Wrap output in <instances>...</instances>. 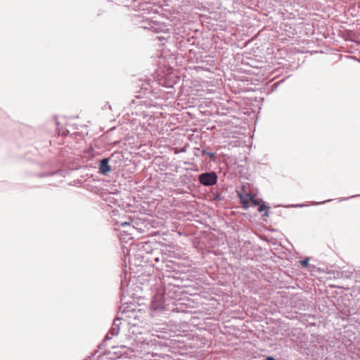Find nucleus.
Segmentation results:
<instances>
[{
	"instance_id": "f257e3e1",
	"label": "nucleus",
	"mask_w": 360,
	"mask_h": 360,
	"mask_svg": "<svg viewBox=\"0 0 360 360\" xmlns=\"http://www.w3.org/2000/svg\"><path fill=\"white\" fill-rule=\"evenodd\" d=\"M258 91V89H256L249 86V110L251 109V112L249 111V117H255L257 120V114L259 112L263 101L262 96L255 95Z\"/></svg>"
},
{
	"instance_id": "f03ea898",
	"label": "nucleus",
	"mask_w": 360,
	"mask_h": 360,
	"mask_svg": "<svg viewBox=\"0 0 360 360\" xmlns=\"http://www.w3.org/2000/svg\"><path fill=\"white\" fill-rule=\"evenodd\" d=\"M256 209L258 212H263V217H268L270 207L261 198H256V194L252 192L249 186V209Z\"/></svg>"
},
{
	"instance_id": "7ed1b4c3",
	"label": "nucleus",
	"mask_w": 360,
	"mask_h": 360,
	"mask_svg": "<svg viewBox=\"0 0 360 360\" xmlns=\"http://www.w3.org/2000/svg\"><path fill=\"white\" fill-rule=\"evenodd\" d=\"M117 225L120 224L124 229L122 232L126 234L127 236V239L133 238L132 235H134L135 230L136 229L134 226V222L133 220L130 221L121 220L120 221H116Z\"/></svg>"
},
{
	"instance_id": "20e7f679",
	"label": "nucleus",
	"mask_w": 360,
	"mask_h": 360,
	"mask_svg": "<svg viewBox=\"0 0 360 360\" xmlns=\"http://www.w3.org/2000/svg\"><path fill=\"white\" fill-rule=\"evenodd\" d=\"M198 180L204 186H213L217 183V176L214 172L202 173L199 175Z\"/></svg>"
},
{
	"instance_id": "39448f33",
	"label": "nucleus",
	"mask_w": 360,
	"mask_h": 360,
	"mask_svg": "<svg viewBox=\"0 0 360 360\" xmlns=\"http://www.w3.org/2000/svg\"><path fill=\"white\" fill-rule=\"evenodd\" d=\"M121 324V319L117 318L114 320L112 327L110 328L109 332L105 337V340H110L114 335H116L119 333L120 331V326Z\"/></svg>"
},
{
	"instance_id": "423d86ee",
	"label": "nucleus",
	"mask_w": 360,
	"mask_h": 360,
	"mask_svg": "<svg viewBox=\"0 0 360 360\" xmlns=\"http://www.w3.org/2000/svg\"><path fill=\"white\" fill-rule=\"evenodd\" d=\"M237 194L240 198V202L245 209L248 208V192L246 191L245 185H242L240 188L237 190Z\"/></svg>"
},
{
	"instance_id": "0eeeda50",
	"label": "nucleus",
	"mask_w": 360,
	"mask_h": 360,
	"mask_svg": "<svg viewBox=\"0 0 360 360\" xmlns=\"http://www.w3.org/2000/svg\"><path fill=\"white\" fill-rule=\"evenodd\" d=\"M151 309L153 310H162L164 309V302L161 295H156L151 303Z\"/></svg>"
},
{
	"instance_id": "6e6552de",
	"label": "nucleus",
	"mask_w": 360,
	"mask_h": 360,
	"mask_svg": "<svg viewBox=\"0 0 360 360\" xmlns=\"http://www.w3.org/2000/svg\"><path fill=\"white\" fill-rule=\"evenodd\" d=\"M249 66L253 68V70H249V71H248L249 83L251 82L252 84H253V79L250 77L252 75L257 76V78L255 79L256 82H257L258 83L262 82V80H263L262 76L264 75L263 73H260V70H259L258 68H256L255 70V66H253V65L251 64L250 62H249Z\"/></svg>"
},
{
	"instance_id": "1a4fd4ad",
	"label": "nucleus",
	"mask_w": 360,
	"mask_h": 360,
	"mask_svg": "<svg viewBox=\"0 0 360 360\" xmlns=\"http://www.w3.org/2000/svg\"><path fill=\"white\" fill-rule=\"evenodd\" d=\"M99 169L102 174H105L110 170V167L108 165V159H103L99 165Z\"/></svg>"
},
{
	"instance_id": "9d476101",
	"label": "nucleus",
	"mask_w": 360,
	"mask_h": 360,
	"mask_svg": "<svg viewBox=\"0 0 360 360\" xmlns=\"http://www.w3.org/2000/svg\"><path fill=\"white\" fill-rule=\"evenodd\" d=\"M353 275V271H342L341 272L338 273V277L339 278H351Z\"/></svg>"
},
{
	"instance_id": "9b49d317",
	"label": "nucleus",
	"mask_w": 360,
	"mask_h": 360,
	"mask_svg": "<svg viewBox=\"0 0 360 360\" xmlns=\"http://www.w3.org/2000/svg\"><path fill=\"white\" fill-rule=\"evenodd\" d=\"M309 258L307 257L303 260L300 261V264L302 267H307L308 266Z\"/></svg>"
},
{
	"instance_id": "f8f14e48",
	"label": "nucleus",
	"mask_w": 360,
	"mask_h": 360,
	"mask_svg": "<svg viewBox=\"0 0 360 360\" xmlns=\"http://www.w3.org/2000/svg\"><path fill=\"white\" fill-rule=\"evenodd\" d=\"M129 318L134 317L135 319H137L138 315L136 314V312L134 311H132L130 312V314L128 316Z\"/></svg>"
},
{
	"instance_id": "ddd939ff",
	"label": "nucleus",
	"mask_w": 360,
	"mask_h": 360,
	"mask_svg": "<svg viewBox=\"0 0 360 360\" xmlns=\"http://www.w3.org/2000/svg\"><path fill=\"white\" fill-rule=\"evenodd\" d=\"M359 196H360V195H352L351 197H349V198H342L341 200H348L349 198H356V197H359Z\"/></svg>"
},
{
	"instance_id": "4468645a",
	"label": "nucleus",
	"mask_w": 360,
	"mask_h": 360,
	"mask_svg": "<svg viewBox=\"0 0 360 360\" xmlns=\"http://www.w3.org/2000/svg\"><path fill=\"white\" fill-rule=\"evenodd\" d=\"M329 201H330V200H324V201L321 202H314V205L323 204V203H325V202H329Z\"/></svg>"
},
{
	"instance_id": "2eb2a0df",
	"label": "nucleus",
	"mask_w": 360,
	"mask_h": 360,
	"mask_svg": "<svg viewBox=\"0 0 360 360\" xmlns=\"http://www.w3.org/2000/svg\"><path fill=\"white\" fill-rule=\"evenodd\" d=\"M304 204H297V205H292V207H304Z\"/></svg>"
},
{
	"instance_id": "dca6fc26",
	"label": "nucleus",
	"mask_w": 360,
	"mask_h": 360,
	"mask_svg": "<svg viewBox=\"0 0 360 360\" xmlns=\"http://www.w3.org/2000/svg\"><path fill=\"white\" fill-rule=\"evenodd\" d=\"M264 360H276L273 356H269Z\"/></svg>"
},
{
	"instance_id": "f3484780",
	"label": "nucleus",
	"mask_w": 360,
	"mask_h": 360,
	"mask_svg": "<svg viewBox=\"0 0 360 360\" xmlns=\"http://www.w3.org/2000/svg\"><path fill=\"white\" fill-rule=\"evenodd\" d=\"M121 290H122V294L124 293V286H123V283H122V285H121Z\"/></svg>"
},
{
	"instance_id": "a211bd4d",
	"label": "nucleus",
	"mask_w": 360,
	"mask_h": 360,
	"mask_svg": "<svg viewBox=\"0 0 360 360\" xmlns=\"http://www.w3.org/2000/svg\"><path fill=\"white\" fill-rule=\"evenodd\" d=\"M248 147H249V150L251 149V145L249 143L248 145Z\"/></svg>"
},
{
	"instance_id": "6ab92c4d",
	"label": "nucleus",
	"mask_w": 360,
	"mask_h": 360,
	"mask_svg": "<svg viewBox=\"0 0 360 360\" xmlns=\"http://www.w3.org/2000/svg\"><path fill=\"white\" fill-rule=\"evenodd\" d=\"M131 323L132 325H136V322H134V323Z\"/></svg>"
}]
</instances>
